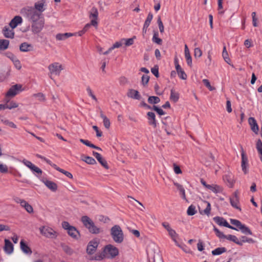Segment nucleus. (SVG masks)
<instances>
[{
  "label": "nucleus",
  "instance_id": "bf43d9fd",
  "mask_svg": "<svg viewBox=\"0 0 262 262\" xmlns=\"http://www.w3.org/2000/svg\"><path fill=\"white\" fill-rule=\"evenodd\" d=\"M185 56L186 58V60L187 64L189 67H191L192 66V58H191V56L190 55V53H187V54H185Z\"/></svg>",
  "mask_w": 262,
  "mask_h": 262
},
{
  "label": "nucleus",
  "instance_id": "72a5a7b5",
  "mask_svg": "<svg viewBox=\"0 0 262 262\" xmlns=\"http://www.w3.org/2000/svg\"><path fill=\"white\" fill-rule=\"evenodd\" d=\"M61 247L66 254L71 255L74 253V250L70 247L65 244H61Z\"/></svg>",
  "mask_w": 262,
  "mask_h": 262
},
{
  "label": "nucleus",
  "instance_id": "cd10ccee",
  "mask_svg": "<svg viewBox=\"0 0 262 262\" xmlns=\"http://www.w3.org/2000/svg\"><path fill=\"white\" fill-rule=\"evenodd\" d=\"M180 97L179 93L176 92L173 89L170 91V100L176 103L178 101Z\"/></svg>",
  "mask_w": 262,
  "mask_h": 262
},
{
  "label": "nucleus",
  "instance_id": "79ce46f5",
  "mask_svg": "<svg viewBox=\"0 0 262 262\" xmlns=\"http://www.w3.org/2000/svg\"><path fill=\"white\" fill-rule=\"evenodd\" d=\"M147 101L150 104H157L160 102V99L157 96H149Z\"/></svg>",
  "mask_w": 262,
  "mask_h": 262
},
{
  "label": "nucleus",
  "instance_id": "ea45409f",
  "mask_svg": "<svg viewBox=\"0 0 262 262\" xmlns=\"http://www.w3.org/2000/svg\"><path fill=\"white\" fill-rule=\"evenodd\" d=\"M98 25V22L96 20H91V23L87 24L85 25L83 30L85 32L90 29L91 26H93L94 27H97Z\"/></svg>",
  "mask_w": 262,
  "mask_h": 262
},
{
  "label": "nucleus",
  "instance_id": "6e6d98bb",
  "mask_svg": "<svg viewBox=\"0 0 262 262\" xmlns=\"http://www.w3.org/2000/svg\"><path fill=\"white\" fill-rule=\"evenodd\" d=\"M230 223L231 224L237 227L239 229V227H241L243 225L239 221L235 219H230Z\"/></svg>",
  "mask_w": 262,
  "mask_h": 262
},
{
  "label": "nucleus",
  "instance_id": "4d7b16f0",
  "mask_svg": "<svg viewBox=\"0 0 262 262\" xmlns=\"http://www.w3.org/2000/svg\"><path fill=\"white\" fill-rule=\"evenodd\" d=\"M203 81V83H204V84L210 90V91H212L213 90H214V88L212 87L210 83V82L208 80V79H204L202 80Z\"/></svg>",
  "mask_w": 262,
  "mask_h": 262
},
{
  "label": "nucleus",
  "instance_id": "dca6fc26",
  "mask_svg": "<svg viewBox=\"0 0 262 262\" xmlns=\"http://www.w3.org/2000/svg\"><path fill=\"white\" fill-rule=\"evenodd\" d=\"M241 155H242L241 166H242V170L245 173H247V166L248 165V158H247L246 154H245V152L244 151L243 149H242V152Z\"/></svg>",
  "mask_w": 262,
  "mask_h": 262
},
{
  "label": "nucleus",
  "instance_id": "f03ea898",
  "mask_svg": "<svg viewBox=\"0 0 262 262\" xmlns=\"http://www.w3.org/2000/svg\"><path fill=\"white\" fill-rule=\"evenodd\" d=\"M21 13L32 22L38 20V19H40L41 14L37 12V11L32 7L24 8L21 9Z\"/></svg>",
  "mask_w": 262,
  "mask_h": 262
},
{
  "label": "nucleus",
  "instance_id": "a19ab883",
  "mask_svg": "<svg viewBox=\"0 0 262 262\" xmlns=\"http://www.w3.org/2000/svg\"><path fill=\"white\" fill-rule=\"evenodd\" d=\"M222 56L225 61L229 64H230V59L229 57L228 54L226 50V48L225 46H224Z\"/></svg>",
  "mask_w": 262,
  "mask_h": 262
},
{
  "label": "nucleus",
  "instance_id": "a878e982",
  "mask_svg": "<svg viewBox=\"0 0 262 262\" xmlns=\"http://www.w3.org/2000/svg\"><path fill=\"white\" fill-rule=\"evenodd\" d=\"M174 185L177 187L178 190L180 191V194L181 197L184 200H186L185 195V191L183 186L177 182H173Z\"/></svg>",
  "mask_w": 262,
  "mask_h": 262
},
{
  "label": "nucleus",
  "instance_id": "7ed1b4c3",
  "mask_svg": "<svg viewBox=\"0 0 262 262\" xmlns=\"http://www.w3.org/2000/svg\"><path fill=\"white\" fill-rule=\"evenodd\" d=\"M111 235L113 240L117 243H121L124 239L123 231L118 225H116L111 229Z\"/></svg>",
  "mask_w": 262,
  "mask_h": 262
},
{
  "label": "nucleus",
  "instance_id": "c9c22d12",
  "mask_svg": "<svg viewBox=\"0 0 262 262\" xmlns=\"http://www.w3.org/2000/svg\"><path fill=\"white\" fill-rule=\"evenodd\" d=\"M0 42V50L4 51L8 48L9 45V41L8 40L1 39Z\"/></svg>",
  "mask_w": 262,
  "mask_h": 262
},
{
  "label": "nucleus",
  "instance_id": "b1692460",
  "mask_svg": "<svg viewBox=\"0 0 262 262\" xmlns=\"http://www.w3.org/2000/svg\"><path fill=\"white\" fill-rule=\"evenodd\" d=\"M42 182L45 185L52 191H55L57 190V185L55 183L49 180H43Z\"/></svg>",
  "mask_w": 262,
  "mask_h": 262
},
{
  "label": "nucleus",
  "instance_id": "774afa93",
  "mask_svg": "<svg viewBox=\"0 0 262 262\" xmlns=\"http://www.w3.org/2000/svg\"><path fill=\"white\" fill-rule=\"evenodd\" d=\"M207 205L206 208L204 210V212L205 214L209 215L211 211V205L208 202H205Z\"/></svg>",
  "mask_w": 262,
  "mask_h": 262
},
{
  "label": "nucleus",
  "instance_id": "39448f33",
  "mask_svg": "<svg viewBox=\"0 0 262 262\" xmlns=\"http://www.w3.org/2000/svg\"><path fill=\"white\" fill-rule=\"evenodd\" d=\"M99 244V240L97 238L90 241L86 247V253L89 255L93 254L96 252Z\"/></svg>",
  "mask_w": 262,
  "mask_h": 262
},
{
  "label": "nucleus",
  "instance_id": "4468645a",
  "mask_svg": "<svg viewBox=\"0 0 262 262\" xmlns=\"http://www.w3.org/2000/svg\"><path fill=\"white\" fill-rule=\"evenodd\" d=\"M5 245L4 250L7 254H11L14 250V246L12 243L8 239H5Z\"/></svg>",
  "mask_w": 262,
  "mask_h": 262
},
{
  "label": "nucleus",
  "instance_id": "bb28decb",
  "mask_svg": "<svg viewBox=\"0 0 262 262\" xmlns=\"http://www.w3.org/2000/svg\"><path fill=\"white\" fill-rule=\"evenodd\" d=\"M223 180L229 187H233L234 185V181L233 180L232 177L231 176L226 175L224 176Z\"/></svg>",
  "mask_w": 262,
  "mask_h": 262
},
{
  "label": "nucleus",
  "instance_id": "4be33fe9",
  "mask_svg": "<svg viewBox=\"0 0 262 262\" xmlns=\"http://www.w3.org/2000/svg\"><path fill=\"white\" fill-rule=\"evenodd\" d=\"M20 247L23 252L26 254L31 255L32 254V250L31 248L25 243L23 240L20 242Z\"/></svg>",
  "mask_w": 262,
  "mask_h": 262
},
{
  "label": "nucleus",
  "instance_id": "052dcab7",
  "mask_svg": "<svg viewBox=\"0 0 262 262\" xmlns=\"http://www.w3.org/2000/svg\"><path fill=\"white\" fill-rule=\"evenodd\" d=\"M5 55L10 59L12 62L17 58V57L10 52H7L5 53Z\"/></svg>",
  "mask_w": 262,
  "mask_h": 262
},
{
  "label": "nucleus",
  "instance_id": "20e7f679",
  "mask_svg": "<svg viewBox=\"0 0 262 262\" xmlns=\"http://www.w3.org/2000/svg\"><path fill=\"white\" fill-rule=\"evenodd\" d=\"M104 252L106 254V258L112 259L119 254V250L117 248L109 244L103 248Z\"/></svg>",
  "mask_w": 262,
  "mask_h": 262
},
{
  "label": "nucleus",
  "instance_id": "37998d69",
  "mask_svg": "<svg viewBox=\"0 0 262 262\" xmlns=\"http://www.w3.org/2000/svg\"><path fill=\"white\" fill-rule=\"evenodd\" d=\"M158 32H155L152 37V41L157 43L158 45H161L162 43V40L158 37Z\"/></svg>",
  "mask_w": 262,
  "mask_h": 262
},
{
  "label": "nucleus",
  "instance_id": "9b49d317",
  "mask_svg": "<svg viewBox=\"0 0 262 262\" xmlns=\"http://www.w3.org/2000/svg\"><path fill=\"white\" fill-rule=\"evenodd\" d=\"M238 194V190H236L233 193V196L230 198V203L233 207L239 210V211H241V208L238 206V204L239 203Z\"/></svg>",
  "mask_w": 262,
  "mask_h": 262
},
{
  "label": "nucleus",
  "instance_id": "a18cd8bd",
  "mask_svg": "<svg viewBox=\"0 0 262 262\" xmlns=\"http://www.w3.org/2000/svg\"><path fill=\"white\" fill-rule=\"evenodd\" d=\"M240 242H242L243 245L244 243L247 242L248 243L253 244L255 241L251 238L247 237L246 236H242Z\"/></svg>",
  "mask_w": 262,
  "mask_h": 262
},
{
  "label": "nucleus",
  "instance_id": "f8f14e48",
  "mask_svg": "<svg viewBox=\"0 0 262 262\" xmlns=\"http://www.w3.org/2000/svg\"><path fill=\"white\" fill-rule=\"evenodd\" d=\"M22 162L28 168H29L33 172H36L38 174H41L42 170L39 168L38 167L36 166L35 165L32 163L31 162L28 161L27 160H23Z\"/></svg>",
  "mask_w": 262,
  "mask_h": 262
},
{
  "label": "nucleus",
  "instance_id": "0eeeda50",
  "mask_svg": "<svg viewBox=\"0 0 262 262\" xmlns=\"http://www.w3.org/2000/svg\"><path fill=\"white\" fill-rule=\"evenodd\" d=\"M213 221L219 226H224L229 229L238 231V229L230 225L227 221L223 217L215 216L213 217Z\"/></svg>",
  "mask_w": 262,
  "mask_h": 262
},
{
  "label": "nucleus",
  "instance_id": "de8ad7c7",
  "mask_svg": "<svg viewBox=\"0 0 262 262\" xmlns=\"http://www.w3.org/2000/svg\"><path fill=\"white\" fill-rule=\"evenodd\" d=\"M256 147L260 156H262V142L259 139L257 141Z\"/></svg>",
  "mask_w": 262,
  "mask_h": 262
},
{
  "label": "nucleus",
  "instance_id": "69168bd1",
  "mask_svg": "<svg viewBox=\"0 0 262 262\" xmlns=\"http://www.w3.org/2000/svg\"><path fill=\"white\" fill-rule=\"evenodd\" d=\"M202 55L201 50L199 48H196L194 49V55L195 58L200 57Z\"/></svg>",
  "mask_w": 262,
  "mask_h": 262
},
{
  "label": "nucleus",
  "instance_id": "6e6552de",
  "mask_svg": "<svg viewBox=\"0 0 262 262\" xmlns=\"http://www.w3.org/2000/svg\"><path fill=\"white\" fill-rule=\"evenodd\" d=\"M43 26L44 20L42 19H39L38 20L32 22V31L34 33H38L41 31Z\"/></svg>",
  "mask_w": 262,
  "mask_h": 262
},
{
  "label": "nucleus",
  "instance_id": "7c9ffc66",
  "mask_svg": "<svg viewBox=\"0 0 262 262\" xmlns=\"http://www.w3.org/2000/svg\"><path fill=\"white\" fill-rule=\"evenodd\" d=\"M208 189H209L211 190L212 192L217 193L222 192V188L221 187H220L219 185H208L207 188Z\"/></svg>",
  "mask_w": 262,
  "mask_h": 262
},
{
  "label": "nucleus",
  "instance_id": "2f4dec72",
  "mask_svg": "<svg viewBox=\"0 0 262 262\" xmlns=\"http://www.w3.org/2000/svg\"><path fill=\"white\" fill-rule=\"evenodd\" d=\"M98 16V11L96 7H93L90 11V18L93 17L92 20H96L97 21Z\"/></svg>",
  "mask_w": 262,
  "mask_h": 262
},
{
  "label": "nucleus",
  "instance_id": "4c0bfd02",
  "mask_svg": "<svg viewBox=\"0 0 262 262\" xmlns=\"http://www.w3.org/2000/svg\"><path fill=\"white\" fill-rule=\"evenodd\" d=\"M30 47H32L31 45L27 42H23L20 45L19 49L21 52H28L30 50Z\"/></svg>",
  "mask_w": 262,
  "mask_h": 262
},
{
  "label": "nucleus",
  "instance_id": "6ab92c4d",
  "mask_svg": "<svg viewBox=\"0 0 262 262\" xmlns=\"http://www.w3.org/2000/svg\"><path fill=\"white\" fill-rule=\"evenodd\" d=\"M67 232L69 235L75 239H78L80 237L79 231L75 227H72Z\"/></svg>",
  "mask_w": 262,
  "mask_h": 262
},
{
  "label": "nucleus",
  "instance_id": "f704fd0d",
  "mask_svg": "<svg viewBox=\"0 0 262 262\" xmlns=\"http://www.w3.org/2000/svg\"><path fill=\"white\" fill-rule=\"evenodd\" d=\"M226 251L227 249L225 247H219L212 250L211 253L213 255H219L226 252Z\"/></svg>",
  "mask_w": 262,
  "mask_h": 262
},
{
  "label": "nucleus",
  "instance_id": "58836bf2",
  "mask_svg": "<svg viewBox=\"0 0 262 262\" xmlns=\"http://www.w3.org/2000/svg\"><path fill=\"white\" fill-rule=\"evenodd\" d=\"M239 230H241V232L245 234H249L252 235V232L250 230V229L247 227L246 225L243 224L241 227H239Z\"/></svg>",
  "mask_w": 262,
  "mask_h": 262
},
{
  "label": "nucleus",
  "instance_id": "1a4fd4ad",
  "mask_svg": "<svg viewBox=\"0 0 262 262\" xmlns=\"http://www.w3.org/2000/svg\"><path fill=\"white\" fill-rule=\"evenodd\" d=\"M39 229L40 233L47 237L54 238L56 236V232L51 228L42 226Z\"/></svg>",
  "mask_w": 262,
  "mask_h": 262
},
{
  "label": "nucleus",
  "instance_id": "0e129e2a",
  "mask_svg": "<svg viewBox=\"0 0 262 262\" xmlns=\"http://www.w3.org/2000/svg\"><path fill=\"white\" fill-rule=\"evenodd\" d=\"M8 169L7 166L0 163V172L1 173H5L8 172Z\"/></svg>",
  "mask_w": 262,
  "mask_h": 262
},
{
  "label": "nucleus",
  "instance_id": "13d9d810",
  "mask_svg": "<svg viewBox=\"0 0 262 262\" xmlns=\"http://www.w3.org/2000/svg\"><path fill=\"white\" fill-rule=\"evenodd\" d=\"M151 72L157 78L159 77V68L158 66H155L154 68H151Z\"/></svg>",
  "mask_w": 262,
  "mask_h": 262
},
{
  "label": "nucleus",
  "instance_id": "aec40b11",
  "mask_svg": "<svg viewBox=\"0 0 262 262\" xmlns=\"http://www.w3.org/2000/svg\"><path fill=\"white\" fill-rule=\"evenodd\" d=\"M3 33L6 38H13L14 37V32L13 29H10L7 26H5L3 29Z\"/></svg>",
  "mask_w": 262,
  "mask_h": 262
},
{
  "label": "nucleus",
  "instance_id": "5fc2aeb1",
  "mask_svg": "<svg viewBox=\"0 0 262 262\" xmlns=\"http://www.w3.org/2000/svg\"><path fill=\"white\" fill-rule=\"evenodd\" d=\"M230 223L231 224L237 227L239 229V227H241L243 225L239 221L235 219H230Z\"/></svg>",
  "mask_w": 262,
  "mask_h": 262
},
{
  "label": "nucleus",
  "instance_id": "680f3d73",
  "mask_svg": "<svg viewBox=\"0 0 262 262\" xmlns=\"http://www.w3.org/2000/svg\"><path fill=\"white\" fill-rule=\"evenodd\" d=\"M62 227L64 229L67 230L68 231L70 230V229H71L72 227H73L74 226L70 225L69 222L67 221H63L62 223Z\"/></svg>",
  "mask_w": 262,
  "mask_h": 262
},
{
  "label": "nucleus",
  "instance_id": "c03bdc74",
  "mask_svg": "<svg viewBox=\"0 0 262 262\" xmlns=\"http://www.w3.org/2000/svg\"><path fill=\"white\" fill-rule=\"evenodd\" d=\"M196 213V210L194 206L191 205L190 206H189L187 211V213L188 215L192 216L194 215Z\"/></svg>",
  "mask_w": 262,
  "mask_h": 262
},
{
  "label": "nucleus",
  "instance_id": "603ef678",
  "mask_svg": "<svg viewBox=\"0 0 262 262\" xmlns=\"http://www.w3.org/2000/svg\"><path fill=\"white\" fill-rule=\"evenodd\" d=\"M213 231L215 232L216 235L220 238H223L225 234L219 230L215 226H214Z\"/></svg>",
  "mask_w": 262,
  "mask_h": 262
},
{
  "label": "nucleus",
  "instance_id": "423d86ee",
  "mask_svg": "<svg viewBox=\"0 0 262 262\" xmlns=\"http://www.w3.org/2000/svg\"><path fill=\"white\" fill-rule=\"evenodd\" d=\"M22 91V85L20 84H16L12 85L6 93V96L13 97Z\"/></svg>",
  "mask_w": 262,
  "mask_h": 262
},
{
  "label": "nucleus",
  "instance_id": "49530a36",
  "mask_svg": "<svg viewBox=\"0 0 262 262\" xmlns=\"http://www.w3.org/2000/svg\"><path fill=\"white\" fill-rule=\"evenodd\" d=\"M97 160L106 169H108L109 168L107 161L102 156L100 157V159H98Z\"/></svg>",
  "mask_w": 262,
  "mask_h": 262
},
{
  "label": "nucleus",
  "instance_id": "5701e85b",
  "mask_svg": "<svg viewBox=\"0 0 262 262\" xmlns=\"http://www.w3.org/2000/svg\"><path fill=\"white\" fill-rule=\"evenodd\" d=\"M76 33H58L56 35V39L57 40H64L67 38L75 35Z\"/></svg>",
  "mask_w": 262,
  "mask_h": 262
},
{
  "label": "nucleus",
  "instance_id": "393cba45",
  "mask_svg": "<svg viewBox=\"0 0 262 262\" xmlns=\"http://www.w3.org/2000/svg\"><path fill=\"white\" fill-rule=\"evenodd\" d=\"M10 71V68H8L7 71L0 70V82H3L8 78Z\"/></svg>",
  "mask_w": 262,
  "mask_h": 262
},
{
  "label": "nucleus",
  "instance_id": "09e8293b",
  "mask_svg": "<svg viewBox=\"0 0 262 262\" xmlns=\"http://www.w3.org/2000/svg\"><path fill=\"white\" fill-rule=\"evenodd\" d=\"M136 38V36H134L133 38L125 39L123 38L121 40V41H125V45L126 46H129L132 45L134 43V39Z\"/></svg>",
  "mask_w": 262,
  "mask_h": 262
},
{
  "label": "nucleus",
  "instance_id": "f257e3e1",
  "mask_svg": "<svg viewBox=\"0 0 262 262\" xmlns=\"http://www.w3.org/2000/svg\"><path fill=\"white\" fill-rule=\"evenodd\" d=\"M81 221L83 225L89 231L94 234H99L103 231L99 227L96 226L93 221L88 216H83L81 219Z\"/></svg>",
  "mask_w": 262,
  "mask_h": 262
},
{
  "label": "nucleus",
  "instance_id": "864d4df0",
  "mask_svg": "<svg viewBox=\"0 0 262 262\" xmlns=\"http://www.w3.org/2000/svg\"><path fill=\"white\" fill-rule=\"evenodd\" d=\"M157 23H158V27H159V28L160 32L161 33H163L164 32V27L163 23H162V21L161 20V19L160 17H159L158 18Z\"/></svg>",
  "mask_w": 262,
  "mask_h": 262
},
{
  "label": "nucleus",
  "instance_id": "338daca9",
  "mask_svg": "<svg viewBox=\"0 0 262 262\" xmlns=\"http://www.w3.org/2000/svg\"><path fill=\"white\" fill-rule=\"evenodd\" d=\"M34 97L38 98V99L40 101H44L45 100V95L41 93H38L37 94H34L33 95Z\"/></svg>",
  "mask_w": 262,
  "mask_h": 262
},
{
  "label": "nucleus",
  "instance_id": "473e14b6",
  "mask_svg": "<svg viewBox=\"0 0 262 262\" xmlns=\"http://www.w3.org/2000/svg\"><path fill=\"white\" fill-rule=\"evenodd\" d=\"M168 233L169 236L171 237L173 241V242L175 243L176 245L180 247V245L179 244L178 242H177L176 238L178 236V234L176 233L175 230H174L172 229H171L169 231Z\"/></svg>",
  "mask_w": 262,
  "mask_h": 262
},
{
  "label": "nucleus",
  "instance_id": "c85d7f7f",
  "mask_svg": "<svg viewBox=\"0 0 262 262\" xmlns=\"http://www.w3.org/2000/svg\"><path fill=\"white\" fill-rule=\"evenodd\" d=\"M106 254L104 252V250L100 253H97L94 256L90 258L91 260H98L100 261L103 259L104 258H106Z\"/></svg>",
  "mask_w": 262,
  "mask_h": 262
},
{
  "label": "nucleus",
  "instance_id": "f3484780",
  "mask_svg": "<svg viewBox=\"0 0 262 262\" xmlns=\"http://www.w3.org/2000/svg\"><path fill=\"white\" fill-rule=\"evenodd\" d=\"M148 120V124L152 125L154 128L157 127V121L156 120V116L154 113L149 112L147 114Z\"/></svg>",
  "mask_w": 262,
  "mask_h": 262
},
{
  "label": "nucleus",
  "instance_id": "e433bc0d",
  "mask_svg": "<svg viewBox=\"0 0 262 262\" xmlns=\"http://www.w3.org/2000/svg\"><path fill=\"white\" fill-rule=\"evenodd\" d=\"M176 69L177 70V72L178 74V76L181 79L183 80H185L187 79V75L184 72V71L182 69L181 66L180 67V68L179 69L178 68H176Z\"/></svg>",
  "mask_w": 262,
  "mask_h": 262
},
{
  "label": "nucleus",
  "instance_id": "a211bd4d",
  "mask_svg": "<svg viewBox=\"0 0 262 262\" xmlns=\"http://www.w3.org/2000/svg\"><path fill=\"white\" fill-rule=\"evenodd\" d=\"M23 21L22 18L20 16H15L10 22L9 25L10 27L14 29L19 24H20Z\"/></svg>",
  "mask_w": 262,
  "mask_h": 262
},
{
  "label": "nucleus",
  "instance_id": "9d476101",
  "mask_svg": "<svg viewBox=\"0 0 262 262\" xmlns=\"http://www.w3.org/2000/svg\"><path fill=\"white\" fill-rule=\"evenodd\" d=\"M48 69L51 74H54L56 75H59L61 71L63 70L62 65L58 62H54L50 64Z\"/></svg>",
  "mask_w": 262,
  "mask_h": 262
},
{
  "label": "nucleus",
  "instance_id": "8fccbe9b",
  "mask_svg": "<svg viewBox=\"0 0 262 262\" xmlns=\"http://www.w3.org/2000/svg\"><path fill=\"white\" fill-rule=\"evenodd\" d=\"M152 110L156 111L160 116L165 114V112L162 108L156 105H154L152 106Z\"/></svg>",
  "mask_w": 262,
  "mask_h": 262
},
{
  "label": "nucleus",
  "instance_id": "3c124183",
  "mask_svg": "<svg viewBox=\"0 0 262 262\" xmlns=\"http://www.w3.org/2000/svg\"><path fill=\"white\" fill-rule=\"evenodd\" d=\"M149 76H148L147 75H143L142 76V79H141V82H142V85L144 86L146 85L149 82Z\"/></svg>",
  "mask_w": 262,
  "mask_h": 262
},
{
  "label": "nucleus",
  "instance_id": "c756f323",
  "mask_svg": "<svg viewBox=\"0 0 262 262\" xmlns=\"http://www.w3.org/2000/svg\"><path fill=\"white\" fill-rule=\"evenodd\" d=\"M81 160L88 164L94 165L96 164V160L92 157L88 156H82Z\"/></svg>",
  "mask_w": 262,
  "mask_h": 262
},
{
  "label": "nucleus",
  "instance_id": "2eb2a0df",
  "mask_svg": "<svg viewBox=\"0 0 262 262\" xmlns=\"http://www.w3.org/2000/svg\"><path fill=\"white\" fill-rule=\"evenodd\" d=\"M127 97L134 99L140 100L141 96L137 90L129 89L127 93Z\"/></svg>",
  "mask_w": 262,
  "mask_h": 262
},
{
  "label": "nucleus",
  "instance_id": "ddd939ff",
  "mask_svg": "<svg viewBox=\"0 0 262 262\" xmlns=\"http://www.w3.org/2000/svg\"><path fill=\"white\" fill-rule=\"evenodd\" d=\"M248 123L250 126L252 131L255 134L257 135L259 131V127L255 118L253 117H250L248 119Z\"/></svg>",
  "mask_w": 262,
  "mask_h": 262
},
{
  "label": "nucleus",
  "instance_id": "412c9836",
  "mask_svg": "<svg viewBox=\"0 0 262 262\" xmlns=\"http://www.w3.org/2000/svg\"><path fill=\"white\" fill-rule=\"evenodd\" d=\"M45 3L46 0H41L35 3L34 8L35 10L38 11L39 13L41 14V13L45 10V8H44Z\"/></svg>",
  "mask_w": 262,
  "mask_h": 262
},
{
  "label": "nucleus",
  "instance_id": "e2e57ef3",
  "mask_svg": "<svg viewBox=\"0 0 262 262\" xmlns=\"http://www.w3.org/2000/svg\"><path fill=\"white\" fill-rule=\"evenodd\" d=\"M252 24L254 27H257V21L258 19L256 16V12H253L252 13Z\"/></svg>",
  "mask_w": 262,
  "mask_h": 262
}]
</instances>
